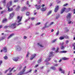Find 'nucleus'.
<instances>
[{"mask_svg": "<svg viewBox=\"0 0 75 75\" xmlns=\"http://www.w3.org/2000/svg\"><path fill=\"white\" fill-rule=\"evenodd\" d=\"M53 52H50L49 53V54H48L47 56V59L45 60V62H48V61H49L50 59H51V58L50 57H52L53 56Z\"/></svg>", "mask_w": 75, "mask_h": 75, "instance_id": "f257e3e1", "label": "nucleus"}, {"mask_svg": "<svg viewBox=\"0 0 75 75\" xmlns=\"http://www.w3.org/2000/svg\"><path fill=\"white\" fill-rule=\"evenodd\" d=\"M11 4H12V2L11 1L9 3H8L7 4V7L8 8V11H11L13 10V8L10 9L9 8V7L11 6Z\"/></svg>", "mask_w": 75, "mask_h": 75, "instance_id": "f03ea898", "label": "nucleus"}, {"mask_svg": "<svg viewBox=\"0 0 75 75\" xmlns=\"http://www.w3.org/2000/svg\"><path fill=\"white\" fill-rule=\"evenodd\" d=\"M25 68H26V66L23 69L22 71H21L19 73L17 74V75H22L24 74V72L25 71Z\"/></svg>", "mask_w": 75, "mask_h": 75, "instance_id": "7ed1b4c3", "label": "nucleus"}, {"mask_svg": "<svg viewBox=\"0 0 75 75\" xmlns=\"http://www.w3.org/2000/svg\"><path fill=\"white\" fill-rule=\"evenodd\" d=\"M45 6V4H42L41 6V7H42V8L41 9V11H45V10H47V7H45V8H44V6Z\"/></svg>", "mask_w": 75, "mask_h": 75, "instance_id": "20e7f679", "label": "nucleus"}, {"mask_svg": "<svg viewBox=\"0 0 75 75\" xmlns=\"http://www.w3.org/2000/svg\"><path fill=\"white\" fill-rule=\"evenodd\" d=\"M48 24V22H47L46 23L45 25V28L46 27H49L50 26H51V25H52L54 24V22H52L50 23V24H49L48 26H47V24Z\"/></svg>", "mask_w": 75, "mask_h": 75, "instance_id": "39448f33", "label": "nucleus"}, {"mask_svg": "<svg viewBox=\"0 0 75 75\" xmlns=\"http://www.w3.org/2000/svg\"><path fill=\"white\" fill-rule=\"evenodd\" d=\"M16 23H13L11 24V25H10L9 26V27H12V28H16Z\"/></svg>", "mask_w": 75, "mask_h": 75, "instance_id": "423d86ee", "label": "nucleus"}, {"mask_svg": "<svg viewBox=\"0 0 75 75\" xmlns=\"http://www.w3.org/2000/svg\"><path fill=\"white\" fill-rule=\"evenodd\" d=\"M11 69L10 68H9V69L8 70H6L5 71H4V73H6V72H8V71H9V72H11V71H12V70H13V69H14V68H13L12 69Z\"/></svg>", "mask_w": 75, "mask_h": 75, "instance_id": "0eeeda50", "label": "nucleus"}, {"mask_svg": "<svg viewBox=\"0 0 75 75\" xmlns=\"http://www.w3.org/2000/svg\"><path fill=\"white\" fill-rule=\"evenodd\" d=\"M17 20L18 21V23H19L20 21H21V19L22 18V17H20V16H18L17 17Z\"/></svg>", "mask_w": 75, "mask_h": 75, "instance_id": "6e6552de", "label": "nucleus"}, {"mask_svg": "<svg viewBox=\"0 0 75 75\" xmlns=\"http://www.w3.org/2000/svg\"><path fill=\"white\" fill-rule=\"evenodd\" d=\"M71 16H72V15L71 14V13H69L67 14V19H69V20H70V18H71Z\"/></svg>", "mask_w": 75, "mask_h": 75, "instance_id": "1a4fd4ad", "label": "nucleus"}, {"mask_svg": "<svg viewBox=\"0 0 75 75\" xmlns=\"http://www.w3.org/2000/svg\"><path fill=\"white\" fill-rule=\"evenodd\" d=\"M67 10L66 8H62L61 9V11L60 13L61 14H62L64 11H65V10Z\"/></svg>", "mask_w": 75, "mask_h": 75, "instance_id": "9d476101", "label": "nucleus"}, {"mask_svg": "<svg viewBox=\"0 0 75 75\" xmlns=\"http://www.w3.org/2000/svg\"><path fill=\"white\" fill-rule=\"evenodd\" d=\"M64 44V42H62V43H60V45H61V50H64V47L63 46Z\"/></svg>", "mask_w": 75, "mask_h": 75, "instance_id": "9b49d317", "label": "nucleus"}, {"mask_svg": "<svg viewBox=\"0 0 75 75\" xmlns=\"http://www.w3.org/2000/svg\"><path fill=\"white\" fill-rule=\"evenodd\" d=\"M59 71H61V73H62V74H65V71L62 69V68H59Z\"/></svg>", "mask_w": 75, "mask_h": 75, "instance_id": "f8f14e48", "label": "nucleus"}, {"mask_svg": "<svg viewBox=\"0 0 75 75\" xmlns=\"http://www.w3.org/2000/svg\"><path fill=\"white\" fill-rule=\"evenodd\" d=\"M35 7H36V9H37V10H38L39 9H40V8H41V6H40V5H36L35 6Z\"/></svg>", "mask_w": 75, "mask_h": 75, "instance_id": "ddd939ff", "label": "nucleus"}, {"mask_svg": "<svg viewBox=\"0 0 75 75\" xmlns=\"http://www.w3.org/2000/svg\"><path fill=\"white\" fill-rule=\"evenodd\" d=\"M58 8L59 6H57L56 7V8H55L54 10V12H55V13L57 12V11L58 10Z\"/></svg>", "mask_w": 75, "mask_h": 75, "instance_id": "4468645a", "label": "nucleus"}, {"mask_svg": "<svg viewBox=\"0 0 75 75\" xmlns=\"http://www.w3.org/2000/svg\"><path fill=\"white\" fill-rule=\"evenodd\" d=\"M35 56H36V54H34L32 55V57L30 58V60H32V59H33L34 58V57H35Z\"/></svg>", "mask_w": 75, "mask_h": 75, "instance_id": "2eb2a0df", "label": "nucleus"}, {"mask_svg": "<svg viewBox=\"0 0 75 75\" xmlns=\"http://www.w3.org/2000/svg\"><path fill=\"white\" fill-rule=\"evenodd\" d=\"M13 59L14 61H17L18 60H19V58L17 57L16 58H13Z\"/></svg>", "mask_w": 75, "mask_h": 75, "instance_id": "dca6fc26", "label": "nucleus"}, {"mask_svg": "<svg viewBox=\"0 0 75 75\" xmlns=\"http://www.w3.org/2000/svg\"><path fill=\"white\" fill-rule=\"evenodd\" d=\"M13 16H14V13L10 14L9 18H13Z\"/></svg>", "mask_w": 75, "mask_h": 75, "instance_id": "f3484780", "label": "nucleus"}, {"mask_svg": "<svg viewBox=\"0 0 75 75\" xmlns=\"http://www.w3.org/2000/svg\"><path fill=\"white\" fill-rule=\"evenodd\" d=\"M62 59L63 60H68V59H69V58L64 57L62 58Z\"/></svg>", "mask_w": 75, "mask_h": 75, "instance_id": "a211bd4d", "label": "nucleus"}, {"mask_svg": "<svg viewBox=\"0 0 75 75\" xmlns=\"http://www.w3.org/2000/svg\"><path fill=\"white\" fill-rule=\"evenodd\" d=\"M27 9V8L26 7H23L21 9V11H24L25 10Z\"/></svg>", "mask_w": 75, "mask_h": 75, "instance_id": "6ab92c4d", "label": "nucleus"}, {"mask_svg": "<svg viewBox=\"0 0 75 75\" xmlns=\"http://www.w3.org/2000/svg\"><path fill=\"white\" fill-rule=\"evenodd\" d=\"M4 51L5 52H7V47H5L4 48Z\"/></svg>", "mask_w": 75, "mask_h": 75, "instance_id": "aec40b11", "label": "nucleus"}, {"mask_svg": "<svg viewBox=\"0 0 75 75\" xmlns=\"http://www.w3.org/2000/svg\"><path fill=\"white\" fill-rule=\"evenodd\" d=\"M68 24H74V22H72V21H69L68 22Z\"/></svg>", "mask_w": 75, "mask_h": 75, "instance_id": "412c9836", "label": "nucleus"}, {"mask_svg": "<svg viewBox=\"0 0 75 75\" xmlns=\"http://www.w3.org/2000/svg\"><path fill=\"white\" fill-rule=\"evenodd\" d=\"M14 35V34H11L10 36H8V39H9L10 38H11V37L12 36H13Z\"/></svg>", "mask_w": 75, "mask_h": 75, "instance_id": "4be33fe9", "label": "nucleus"}, {"mask_svg": "<svg viewBox=\"0 0 75 75\" xmlns=\"http://www.w3.org/2000/svg\"><path fill=\"white\" fill-rule=\"evenodd\" d=\"M20 10V6H18L16 9V10L18 11V10Z\"/></svg>", "mask_w": 75, "mask_h": 75, "instance_id": "5701e85b", "label": "nucleus"}, {"mask_svg": "<svg viewBox=\"0 0 75 75\" xmlns=\"http://www.w3.org/2000/svg\"><path fill=\"white\" fill-rule=\"evenodd\" d=\"M52 12V11H49L47 13V16H49L50 14L51 13V12Z\"/></svg>", "mask_w": 75, "mask_h": 75, "instance_id": "b1692460", "label": "nucleus"}, {"mask_svg": "<svg viewBox=\"0 0 75 75\" xmlns=\"http://www.w3.org/2000/svg\"><path fill=\"white\" fill-rule=\"evenodd\" d=\"M6 21H7V19H4L2 21L3 23H6Z\"/></svg>", "mask_w": 75, "mask_h": 75, "instance_id": "393cba45", "label": "nucleus"}, {"mask_svg": "<svg viewBox=\"0 0 75 75\" xmlns=\"http://www.w3.org/2000/svg\"><path fill=\"white\" fill-rule=\"evenodd\" d=\"M66 52H67V51H61L60 52V53H66Z\"/></svg>", "mask_w": 75, "mask_h": 75, "instance_id": "a878e982", "label": "nucleus"}, {"mask_svg": "<svg viewBox=\"0 0 75 75\" xmlns=\"http://www.w3.org/2000/svg\"><path fill=\"white\" fill-rule=\"evenodd\" d=\"M59 15H57V16H56L55 18V19H58V18H59Z\"/></svg>", "mask_w": 75, "mask_h": 75, "instance_id": "bb28decb", "label": "nucleus"}, {"mask_svg": "<svg viewBox=\"0 0 75 75\" xmlns=\"http://www.w3.org/2000/svg\"><path fill=\"white\" fill-rule=\"evenodd\" d=\"M64 38L63 37L61 36L59 38V39L60 40H63V39Z\"/></svg>", "mask_w": 75, "mask_h": 75, "instance_id": "cd10ccee", "label": "nucleus"}, {"mask_svg": "<svg viewBox=\"0 0 75 75\" xmlns=\"http://www.w3.org/2000/svg\"><path fill=\"white\" fill-rule=\"evenodd\" d=\"M58 50H59V47H57V50L55 51L56 52H58Z\"/></svg>", "mask_w": 75, "mask_h": 75, "instance_id": "c85d7f7f", "label": "nucleus"}, {"mask_svg": "<svg viewBox=\"0 0 75 75\" xmlns=\"http://www.w3.org/2000/svg\"><path fill=\"white\" fill-rule=\"evenodd\" d=\"M51 69H53V70H55V68L54 67H51Z\"/></svg>", "mask_w": 75, "mask_h": 75, "instance_id": "c756f323", "label": "nucleus"}, {"mask_svg": "<svg viewBox=\"0 0 75 75\" xmlns=\"http://www.w3.org/2000/svg\"><path fill=\"white\" fill-rule=\"evenodd\" d=\"M41 59H40L38 61V64H39V63H40V62H41Z\"/></svg>", "mask_w": 75, "mask_h": 75, "instance_id": "7c9ffc66", "label": "nucleus"}, {"mask_svg": "<svg viewBox=\"0 0 75 75\" xmlns=\"http://www.w3.org/2000/svg\"><path fill=\"white\" fill-rule=\"evenodd\" d=\"M38 45H39V46H40V47H43L42 46V45H40V43H38Z\"/></svg>", "mask_w": 75, "mask_h": 75, "instance_id": "2f4dec72", "label": "nucleus"}, {"mask_svg": "<svg viewBox=\"0 0 75 75\" xmlns=\"http://www.w3.org/2000/svg\"><path fill=\"white\" fill-rule=\"evenodd\" d=\"M28 1H27V6L28 7H30V6L29 5V4H28Z\"/></svg>", "mask_w": 75, "mask_h": 75, "instance_id": "473e14b6", "label": "nucleus"}, {"mask_svg": "<svg viewBox=\"0 0 75 75\" xmlns=\"http://www.w3.org/2000/svg\"><path fill=\"white\" fill-rule=\"evenodd\" d=\"M70 10H71V8H69L67 9V12H68V11H70Z\"/></svg>", "mask_w": 75, "mask_h": 75, "instance_id": "72a5a7b5", "label": "nucleus"}, {"mask_svg": "<svg viewBox=\"0 0 75 75\" xmlns=\"http://www.w3.org/2000/svg\"><path fill=\"white\" fill-rule=\"evenodd\" d=\"M57 41V39H55L54 40H53V41H52V42H55Z\"/></svg>", "mask_w": 75, "mask_h": 75, "instance_id": "f704fd0d", "label": "nucleus"}, {"mask_svg": "<svg viewBox=\"0 0 75 75\" xmlns=\"http://www.w3.org/2000/svg\"><path fill=\"white\" fill-rule=\"evenodd\" d=\"M30 53H29V52H28L27 54V55H26V57H27V58H28V54H29Z\"/></svg>", "mask_w": 75, "mask_h": 75, "instance_id": "c9c22d12", "label": "nucleus"}, {"mask_svg": "<svg viewBox=\"0 0 75 75\" xmlns=\"http://www.w3.org/2000/svg\"><path fill=\"white\" fill-rule=\"evenodd\" d=\"M4 59H7V56H5L4 57Z\"/></svg>", "mask_w": 75, "mask_h": 75, "instance_id": "e433bc0d", "label": "nucleus"}, {"mask_svg": "<svg viewBox=\"0 0 75 75\" xmlns=\"http://www.w3.org/2000/svg\"><path fill=\"white\" fill-rule=\"evenodd\" d=\"M18 1V0H15L14 1V2L15 3H16V2H17Z\"/></svg>", "mask_w": 75, "mask_h": 75, "instance_id": "4c0bfd02", "label": "nucleus"}, {"mask_svg": "<svg viewBox=\"0 0 75 75\" xmlns=\"http://www.w3.org/2000/svg\"><path fill=\"white\" fill-rule=\"evenodd\" d=\"M59 33V31H58L57 33H56V35H58Z\"/></svg>", "mask_w": 75, "mask_h": 75, "instance_id": "58836bf2", "label": "nucleus"}, {"mask_svg": "<svg viewBox=\"0 0 75 75\" xmlns=\"http://www.w3.org/2000/svg\"><path fill=\"white\" fill-rule=\"evenodd\" d=\"M29 12H27L26 13V16H28V15H29Z\"/></svg>", "mask_w": 75, "mask_h": 75, "instance_id": "ea45409f", "label": "nucleus"}, {"mask_svg": "<svg viewBox=\"0 0 75 75\" xmlns=\"http://www.w3.org/2000/svg\"><path fill=\"white\" fill-rule=\"evenodd\" d=\"M58 65V64H54V67H57V66Z\"/></svg>", "mask_w": 75, "mask_h": 75, "instance_id": "a19ab883", "label": "nucleus"}, {"mask_svg": "<svg viewBox=\"0 0 75 75\" xmlns=\"http://www.w3.org/2000/svg\"><path fill=\"white\" fill-rule=\"evenodd\" d=\"M6 0H4V1H3V3H6Z\"/></svg>", "mask_w": 75, "mask_h": 75, "instance_id": "79ce46f5", "label": "nucleus"}, {"mask_svg": "<svg viewBox=\"0 0 75 75\" xmlns=\"http://www.w3.org/2000/svg\"><path fill=\"white\" fill-rule=\"evenodd\" d=\"M67 5H68V4H64L63 5V6H67Z\"/></svg>", "mask_w": 75, "mask_h": 75, "instance_id": "37998d69", "label": "nucleus"}, {"mask_svg": "<svg viewBox=\"0 0 75 75\" xmlns=\"http://www.w3.org/2000/svg\"><path fill=\"white\" fill-rule=\"evenodd\" d=\"M70 74V71H69L68 72V75H69V74Z\"/></svg>", "mask_w": 75, "mask_h": 75, "instance_id": "c03bdc74", "label": "nucleus"}, {"mask_svg": "<svg viewBox=\"0 0 75 75\" xmlns=\"http://www.w3.org/2000/svg\"><path fill=\"white\" fill-rule=\"evenodd\" d=\"M1 63H2V61H0V66L1 65Z\"/></svg>", "mask_w": 75, "mask_h": 75, "instance_id": "a18cd8bd", "label": "nucleus"}, {"mask_svg": "<svg viewBox=\"0 0 75 75\" xmlns=\"http://www.w3.org/2000/svg\"><path fill=\"white\" fill-rule=\"evenodd\" d=\"M40 23H38L36 25H40Z\"/></svg>", "mask_w": 75, "mask_h": 75, "instance_id": "49530a36", "label": "nucleus"}, {"mask_svg": "<svg viewBox=\"0 0 75 75\" xmlns=\"http://www.w3.org/2000/svg\"><path fill=\"white\" fill-rule=\"evenodd\" d=\"M69 42L67 40L66 41V44H68Z\"/></svg>", "mask_w": 75, "mask_h": 75, "instance_id": "de8ad7c7", "label": "nucleus"}, {"mask_svg": "<svg viewBox=\"0 0 75 75\" xmlns=\"http://www.w3.org/2000/svg\"><path fill=\"white\" fill-rule=\"evenodd\" d=\"M57 2L58 3H59V0H57Z\"/></svg>", "mask_w": 75, "mask_h": 75, "instance_id": "09e8293b", "label": "nucleus"}, {"mask_svg": "<svg viewBox=\"0 0 75 75\" xmlns=\"http://www.w3.org/2000/svg\"><path fill=\"white\" fill-rule=\"evenodd\" d=\"M31 20H34V18H31Z\"/></svg>", "mask_w": 75, "mask_h": 75, "instance_id": "8fccbe9b", "label": "nucleus"}, {"mask_svg": "<svg viewBox=\"0 0 75 75\" xmlns=\"http://www.w3.org/2000/svg\"><path fill=\"white\" fill-rule=\"evenodd\" d=\"M7 26H4V28H7Z\"/></svg>", "mask_w": 75, "mask_h": 75, "instance_id": "3c124183", "label": "nucleus"}, {"mask_svg": "<svg viewBox=\"0 0 75 75\" xmlns=\"http://www.w3.org/2000/svg\"><path fill=\"white\" fill-rule=\"evenodd\" d=\"M28 19H27V20H26L25 22V23H27V21H28Z\"/></svg>", "mask_w": 75, "mask_h": 75, "instance_id": "603ef678", "label": "nucleus"}, {"mask_svg": "<svg viewBox=\"0 0 75 75\" xmlns=\"http://www.w3.org/2000/svg\"><path fill=\"white\" fill-rule=\"evenodd\" d=\"M55 50V48H52V50Z\"/></svg>", "mask_w": 75, "mask_h": 75, "instance_id": "864d4df0", "label": "nucleus"}, {"mask_svg": "<svg viewBox=\"0 0 75 75\" xmlns=\"http://www.w3.org/2000/svg\"><path fill=\"white\" fill-rule=\"evenodd\" d=\"M12 74L11 73H9L7 75H11Z\"/></svg>", "mask_w": 75, "mask_h": 75, "instance_id": "5fc2aeb1", "label": "nucleus"}, {"mask_svg": "<svg viewBox=\"0 0 75 75\" xmlns=\"http://www.w3.org/2000/svg\"><path fill=\"white\" fill-rule=\"evenodd\" d=\"M75 8L74 9V14H75Z\"/></svg>", "mask_w": 75, "mask_h": 75, "instance_id": "6e6d98bb", "label": "nucleus"}, {"mask_svg": "<svg viewBox=\"0 0 75 75\" xmlns=\"http://www.w3.org/2000/svg\"><path fill=\"white\" fill-rule=\"evenodd\" d=\"M31 71H32L31 69L29 71H28V72H31Z\"/></svg>", "mask_w": 75, "mask_h": 75, "instance_id": "4d7b16f0", "label": "nucleus"}, {"mask_svg": "<svg viewBox=\"0 0 75 75\" xmlns=\"http://www.w3.org/2000/svg\"><path fill=\"white\" fill-rule=\"evenodd\" d=\"M48 64H49V63H47L46 64V65H48Z\"/></svg>", "mask_w": 75, "mask_h": 75, "instance_id": "13d9d810", "label": "nucleus"}, {"mask_svg": "<svg viewBox=\"0 0 75 75\" xmlns=\"http://www.w3.org/2000/svg\"><path fill=\"white\" fill-rule=\"evenodd\" d=\"M27 38V37H26V36H24V39H25V38Z\"/></svg>", "mask_w": 75, "mask_h": 75, "instance_id": "bf43d9fd", "label": "nucleus"}, {"mask_svg": "<svg viewBox=\"0 0 75 75\" xmlns=\"http://www.w3.org/2000/svg\"><path fill=\"white\" fill-rule=\"evenodd\" d=\"M59 62H61V59H60L59 61Z\"/></svg>", "mask_w": 75, "mask_h": 75, "instance_id": "052dcab7", "label": "nucleus"}, {"mask_svg": "<svg viewBox=\"0 0 75 75\" xmlns=\"http://www.w3.org/2000/svg\"><path fill=\"white\" fill-rule=\"evenodd\" d=\"M65 38H68V36H66V37H65Z\"/></svg>", "mask_w": 75, "mask_h": 75, "instance_id": "680f3d73", "label": "nucleus"}, {"mask_svg": "<svg viewBox=\"0 0 75 75\" xmlns=\"http://www.w3.org/2000/svg\"><path fill=\"white\" fill-rule=\"evenodd\" d=\"M38 65H35V67H38Z\"/></svg>", "mask_w": 75, "mask_h": 75, "instance_id": "e2e57ef3", "label": "nucleus"}, {"mask_svg": "<svg viewBox=\"0 0 75 75\" xmlns=\"http://www.w3.org/2000/svg\"><path fill=\"white\" fill-rule=\"evenodd\" d=\"M74 50H75V46H74Z\"/></svg>", "mask_w": 75, "mask_h": 75, "instance_id": "0e129e2a", "label": "nucleus"}, {"mask_svg": "<svg viewBox=\"0 0 75 75\" xmlns=\"http://www.w3.org/2000/svg\"><path fill=\"white\" fill-rule=\"evenodd\" d=\"M54 62H57V61L55 60H54Z\"/></svg>", "mask_w": 75, "mask_h": 75, "instance_id": "69168bd1", "label": "nucleus"}, {"mask_svg": "<svg viewBox=\"0 0 75 75\" xmlns=\"http://www.w3.org/2000/svg\"><path fill=\"white\" fill-rule=\"evenodd\" d=\"M37 70H35L34 72H37Z\"/></svg>", "mask_w": 75, "mask_h": 75, "instance_id": "338daca9", "label": "nucleus"}, {"mask_svg": "<svg viewBox=\"0 0 75 75\" xmlns=\"http://www.w3.org/2000/svg\"><path fill=\"white\" fill-rule=\"evenodd\" d=\"M74 74H75V70H74Z\"/></svg>", "mask_w": 75, "mask_h": 75, "instance_id": "774afa93", "label": "nucleus"}]
</instances>
